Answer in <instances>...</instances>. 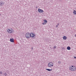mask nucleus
I'll return each mask as SVG.
<instances>
[{"label": "nucleus", "mask_w": 76, "mask_h": 76, "mask_svg": "<svg viewBox=\"0 0 76 76\" xmlns=\"http://www.w3.org/2000/svg\"><path fill=\"white\" fill-rule=\"evenodd\" d=\"M30 34V35H32V36H33H33H34V33H31Z\"/></svg>", "instance_id": "2eb2a0df"}, {"label": "nucleus", "mask_w": 76, "mask_h": 76, "mask_svg": "<svg viewBox=\"0 0 76 76\" xmlns=\"http://www.w3.org/2000/svg\"><path fill=\"white\" fill-rule=\"evenodd\" d=\"M10 41L11 42H14V39H10Z\"/></svg>", "instance_id": "0eeeda50"}, {"label": "nucleus", "mask_w": 76, "mask_h": 76, "mask_svg": "<svg viewBox=\"0 0 76 76\" xmlns=\"http://www.w3.org/2000/svg\"><path fill=\"white\" fill-rule=\"evenodd\" d=\"M76 69V67L74 66L73 68H70L69 70L71 71H75Z\"/></svg>", "instance_id": "7ed1b4c3"}, {"label": "nucleus", "mask_w": 76, "mask_h": 76, "mask_svg": "<svg viewBox=\"0 0 76 76\" xmlns=\"http://www.w3.org/2000/svg\"><path fill=\"white\" fill-rule=\"evenodd\" d=\"M3 5V2H0V6H2Z\"/></svg>", "instance_id": "6e6552de"}, {"label": "nucleus", "mask_w": 76, "mask_h": 76, "mask_svg": "<svg viewBox=\"0 0 76 76\" xmlns=\"http://www.w3.org/2000/svg\"><path fill=\"white\" fill-rule=\"evenodd\" d=\"M67 49L68 50H70L71 49V48L69 46H68L67 47Z\"/></svg>", "instance_id": "9d476101"}, {"label": "nucleus", "mask_w": 76, "mask_h": 76, "mask_svg": "<svg viewBox=\"0 0 76 76\" xmlns=\"http://www.w3.org/2000/svg\"><path fill=\"white\" fill-rule=\"evenodd\" d=\"M46 69L47 70H48V71H49V72H51L52 70V69Z\"/></svg>", "instance_id": "1a4fd4ad"}, {"label": "nucleus", "mask_w": 76, "mask_h": 76, "mask_svg": "<svg viewBox=\"0 0 76 76\" xmlns=\"http://www.w3.org/2000/svg\"><path fill=\"white\" fill-rule=\"evenodd\" d=\"M31 50H33V48H31Z\"/></svg>", "instance_id": "5701e85b"}, {"label": "nucleus", "mask_w": 76, "mask_h": 76, "mask_svg": "<svg viewBox=\"0 0 76 76\" xmlns=\"http://www.w3.org/2000/svg\"><path fill=\"white\" fill-rule=\"evenodd\" d=\"M75 37H76V35H75Z\"/></svg>", "instance_id": "bb28decb"}, {"label": "nucleus", "mask_w": 76, "mask_h": 76, "mask_svg": "<svg viewBox=\"0 0 76 76\" xmlns=\"http://www.w3.org/2000/svg\"><path fill=\"white\" fill-rule=\"evenodd\" d=\"M63 39H64L65 40H66V39H67V37L65 36H64L63 37Z\"/></svg>", "instance_id": "9b49d317"}, {"label": "nucleus", "mask_w": 76, "mask_h": 76, "mask_svg": "<svg viewBox=\"0 0 76 76\" xmlns=\"http://www.w3.org/2000/svg\"><path fill=\"white\" fill-rule=\"evenodd\" d=\"M54 63L53 62H50L48 64V67H53V65Z\"/></svg>", "instance_id": "f03ea898"}, {"label": "nucleus", "mask_w": 76, "mask_h": 76, "mask_svg": "<svg viewBox=\"0 0 76 76\" xmlns=\"http://www.w3.org/2000/svg\"><path fill=\"white\" fill-rule=\"evenodd\" d=\"M58 63H59V64H60L61 63V62L60 61H58Z\"/></svg>", "instance_id": "a211bd4d"}, {"label": "nucleus", "mask_w": 76, "mask_h": 76, "mask_svg": "<svg viewBox=\"0 0 76 76\" xmlns=\"http://www.w3.org/2000/svg\"><path fill=\"white\" fill-rule=\"evenodd\" d=\"M38 12H39V13H42V12H44V11L40 9H38Z\"/></svg>", "instance_id": "20e7f679"}, {"label": "nucleus", "mask_w": 76, "mask_h": 76, "mask_svg": "<svg viewBox=\"0 0 76 76\" xmlns=\"http://www.w3.org/2000/svg\"><path fill=\"white\" fill-rule=\"evenodd\" d=\"M34 35L32 36L29 33H27L26 35V38H28V39H29L30 37H34Z\"/></svg>", "instance_id": "f257e3e1"}, {"label": "nucleus", "mask_w": 76, "mask_h": 76, "mask_svg": "<svg viewBox=\"0 0 76 76\" xmlns=\"http://www.w3.org/2000/svg\"><path fill=\"white\" fill-rule=\"evenodd\" d=\"M74 58L76 59V57H75V56H74Z\"/></svg>", "instance_id": "412c9836"}, {"label": "nucleus", "mask_w": 76, "mask_h": 76, "mask_svg": "<svg viewBox=\"0 0 76 76\" xmlns=\"http://www.w3.org/2000/svg\"><path fill=\"white\" fill-rule=\"evenodd\" d=\"M4 75L5 76H7V74L6 73H4Z\"/></svg>", "instance_id": "ddd939ff"}, {"label": "nucleus", "mask_w": 76, "mask_h": 76, "mask_svg": "<svg viewBox=\"0 0 76 76\" xmlns=\"http://www.w3.org/2000/svg\"><path fill=\"white\" fill-rule=\"evenodd\" d=\"M35 37V34H34V37H33V38H35V37Z\"/></svg>", "instance_id": "dca6fc26"}, {"label": "nucleus", "mask_w": 76, "mask_h": 76, "mask_svg": "<svg viewBox=\"0 0 76 76\" xmlns=\"http://www.w3.org/2000/svg\"><path fill=\"white\" fill-rule=\"evenodd\" d=\"M59 24H60V23H57V25H56V28H57Z\"/></svg>", "instance_id": "4468645a"}, {"label": "nucleus", "mask_w": 76, "mask_h": 76, "mask_svg": "<svg viewBox=\"0 0 76 76\" xmlns=\"http://www.w3.org/2000/svg\"><path fill=\"white\" fill-rule=\"evenodd\" d=\"M56 46H54L53 48H56Z\"/></svg>", "instance_id": "aec40b11"}, {"label": "nucleus", "mask_w": 76, "mask_h": 76, "mask_svg": "<svg viewBox=\"0 0 76 76\" xmlns=\"http://www.w3.org/2000/svg\"><path fill=\"white\" fill-rule=\"evenodd\" d=\"M0 73L1 74H2V72H1Z\"/></svg>", "instance_id": "4be33fe9"}, {"label": "nucleus", "mask_w": 76, "mask_h": 76, "mask_svg": "<svg viewBox=\"0 0 76 76\" xmlns=\"http://www.w3.org/2000/svg\"><path fill=\"white\" fill-rule=\"evenodd\" d=\"M14 32V31L13 30H11V32L12 33H13V32Z\"/></svg>", "instance_id": "f3484780"}, {"label": "nucleus", "mask_w": 76, "mask_h": 76, "mask_svg": "<svg viewBox=\"0 0 76 76\" xmlns=\"http://www.w3.org/2000/svg\"><path fill=\"white\" fill-rule=\"evenodd\" d=\"M62 48L63 50H65V48Z\"/></svg>", "instance_id": "6ab92c4d"}, {"label": "nucleus", "mask_w": 76, "mask_h": 76, "mask_svg": "<svg viewBox=\"0 0 76 76\" xmlns=\"http://www.w3.org/2000/svg\"><path fill=\"white\" fill-rule=\"evenodd\" d=\"M1 15V14H0V15Z\"/></svg>", "instance_id": "cd10ccee"}, {"label": "nucleus", "mask_w": 76, "mask_h": 76, "mask_svg": "<svg viewBox=\"0 0 76 76\" xmlns=\"http://www.w3.org/2000/svg\"><path fill=\"white\" fill-rule=\"evenodd\" d=\"M73 14L74 15H76V11L74 10L73 12Z\"/></svg>", "instance_id": "f8f14e48"}, {"label": "nucleus", "mask_w": 76, "mask_h": 76, "mask_svg": "<svg viewBox=\"0 0 76 76\" xmlns=\"http://www.w3.org/2000/svg\"><path fill=\"white\" fill-rule=\"evenodd\" d=\"M38 7H36V8H38Z\"/></svg>", "instance_id": "393cba45"}, {"label": "nucleus", "mask_w": 76, "mask_h": 76, "mask_svg": "<svg viewBox=\"0 0 76 76\" xmlns=\"http://www.w3.org/2000/svg\"><path fill=\"white\" fill-rule=\"evenodd\" d=\"M7 32H8V33H10V34H11L12 33L11 30L10 29H9L7 31Z\"/></svg>", "instance_id": "423d86ee"}, {"label": "nucleus", "mask_w": 76, "mask_h": 76, "mask_svg": "<svg viewBox=\"0 0 76 76\" xmlns=\"http://www.w3.org/2000/svg\"><path fill=\"white\" fill-rule=\"evenodd\" d=\"M72 67H73V66H72Z\"/></svg>", "instance_id": "b1692460"}, {"label": "nucleus", "mask_w": 76, "mask_h": 76, "mask_svg": "<svg viewBox=\"0 0 76 76\" xmlns=\"http://www.w3.org/2000/svg\"><path fill=\"white\" fill-rule=\"evenodd\" d=\"M31 36H32L33 35V34H31Z\"/></svg>", "instance_id": "a878e982"}, {"label": "nucleus", "mask_w": 76, "mask_h": 76, "mask_svg": "<svg viewBox=\"0 0 76 76\" xmlns=\"http://www.w3.org/2000/svg\"><path fill=\"white\" fill-rule=\"evenodd\" d=\"M47 23V20H44V23H42V25H45V24H46Z\"/></svg>", "instance_id": "39448f33"}]
</instances>
